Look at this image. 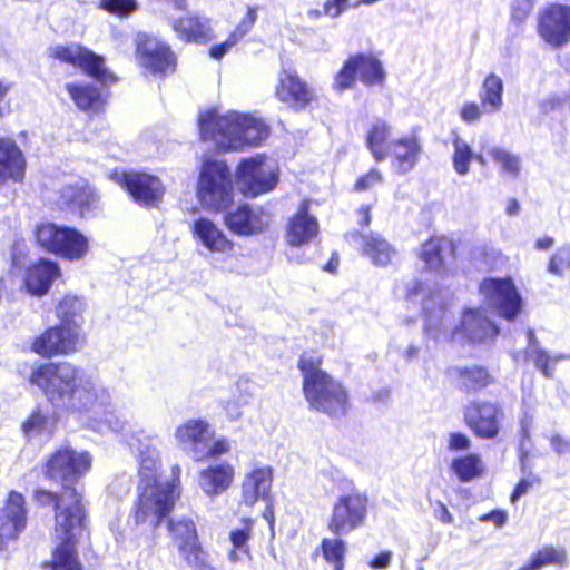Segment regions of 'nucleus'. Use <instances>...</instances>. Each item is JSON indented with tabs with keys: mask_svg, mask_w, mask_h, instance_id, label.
Listing matches in <instances>:
<instances>
[{
	"mask_svg": "<svg viewBox=\"0 0 570 570\" xmlns=\"http://www.w3.org/2000/svg\"><path fill=\"white\" fill-rule=\"evenodd\" d=\"M92 458L87 451L60 448L47 460L45 475L60 483V492L37 490L35 499L41 505H53V534L60 543L53 551L52 570H82L75 550L86 518L82 494L76 484L91 469Z\"/></svg>",
	"mask_w": 570,
	"mask_h": 570,
	"instance_id": "obj_1",
	"label": "nucleus"
},
{
	"mask_svg": "<svg viewBox=\"0 0 570 570\" xmlns=\"http://www.w3.org/2000/svg\"><path fill=\"white\" fill-rule=\"evenodd\" d=\"M29 381L52 405L76 414L96 430L125 429V423L114 413L109 391L83 368L70 362L45 363L32 368Z\"/></svg>",
	"mask_w": 570,
	"mask_h": 570,
	"instance_id": "obj_2",
	"label": "nucleus"
},
{
	"mask_svg": "<svg viewBox=\"0 0 570 570\" xmlns=\"http://www.w3.org/2000/svg\"><path fill=\"white\" fill-rule=\"evenodd\" d=\"M129 445L136 448L139 463L138 500L132 517L136 524L149 523L156 528L180 497L181 469L173 465L169 480L160 482L161 461L154 440L142 435L132 439Z\"/></svg>",
	"mask_w": 570,
	"mask_h": 570,
	"instance_id": "obj_3",
	"label": "nucleus"
},
{
	"mask_svg": "<svg viewBox=\"0 0 570 570\" xmlns=\"http://www.w3.org/2000/svg\"><path fill=\"white\" fill-rule=\"evenodd\" d=\"M198 124L202 139L225 151L258 146L269 135L268 126L261 118L238 111L222 115L208 110L199 116Z\"/></svg>",
	"mask_w": 570,
	"mask_h": 570,
	"instance_id": "obj_4",
	"label": "nucleus"
},
{
	"mask_svg": "<svg viewBox=\"0 0 570 570\" xmlns=\"http://www.w3.org/2000/svg\"><path fill=\"white\" fill-rule=\"evenodd\" d=\"M298 367L303 374V391L311 407L330 416L344 415L348 395L342 383L320 367V360L303 355Z\"/></svg>",
	"mask_w": 570,
	"mask_h": 570,
	"instance_id": "obj_5",
	"label": "nucleus"
},
{
	"mask_svg": "<svg viewBox=\"0 0 570 570\" xmlns=\"http://www.w3.org/2000/svg\"><path fill=\"white\" fill-rule=\"evenodd\" d=\"M196 196L203 208L210 212H222L233 203V177L226 163L210 159L203 163Z\"/></svg>",
	"mask_w": 570,
	"mask_h": 570,
	"instance_id": "obj_6",
	"label": "nucleus"
},
{
	"mask_svg": "<svg viewBox=\"0 0 570 570\" xmlns=\"http://www.w3.org/2000/svg\"><path fill=\"white\" fill-rule=\"evenodd\" d=\"M38 244L46 250L70 261L82 259L89 250V240L78 229L52 223L36 229Z\"/></svg>",
	"mask_w": 570,
	"mask_h": 570,
	"instance_id": "obj_7",
	"label": "nucleus"
},
{
	"mask_svg": "<svg viewBox=\"0 0 570 570\" xmlns=\"http://www.w3.org/2000/svg\"><path fill=\"white\" fill-rule=\"evenodd\" d=\"M236 177L243 194L247 197H256L276 187L277 163L265 155L245 158L237 167Z\"/></svg>",
	"mask_w": 570,
	"mask_h": 570,
	"instance_id": "obj_8",
	"label": "nucleus"
},
{
	"mask_svg": "<svg viewBox=\"0 0 570 570\" xmlns=\"http://www.w3.org/2000/svg\"><path fill=\"white\" fill-rule=\"evenodd\" d=\"M404 298L414 304H421L425 314V333L434 341L448 340L444 324L445 308L441 305L439 295L433 294L422 282L411 279L404 284Z\"/></svg>",
	"mask_w": 570,
	"mask_h": 570,
	"instance_id": "obj_9",
	"label": "nucleus"
},
{
	"mask_svg": "<svg viewBox=\"0 0 570 570\" xmlns=\"http://www.w3.org/2000/svg\"><path fill=\"white\" fill-rule=\"evenodd\" d=\"M49 56L63 63L79 68L86 75L104 85L117 81V77L105 67L104 57L96 55L77 42L53 46L49 49Z\"/></svg>",
	"mask_w": 570,
	"mask_h": 570,
	"instance_id": "obj_10",
	"label": "nucleus"
},
{
	"mask_svg": "<svg viewBox=\"0 0 570 570\" xmlns=\"http://www.w3.org/2000/svg\"><path fill=\"white\" fill-rule=\"evenodd\" d=\"M367 512L368 498L365 494H342L333 504L328 528L337 535L347 534L364 524Z\"/></svg>",
	"mask_w": 570,
	"mask_h": 570,
	"instance_id": "obj_11",
	"label": "nucleus"
},
{
	"mask_svg": "<svg viewBox=\"0 0 570 570\" xmlns=\"http://www.w3.org/2000/svg\"><path fill=\"white\" fill-rule=\"evenodd\" d=\"M85 342L82 330L76 325L58 324L37 336L31 345L32 352L43 357L70 355L78 352Z\"/></svg>",
	"mask_w": 570,
	"mask_h": 570,
	"instance_id": "obj_12",
	"label": "nucleus"
},
{
	"mask_svg": "<svg viewBox=\"0 0 570 570\" xmlns=\"http://www.w3.org/2000/svg\"><path fill=\"white\" fill-rule=\"evenodd\" d=\"M485 304L493 308L499 316L513 320L521 311L522 297L510 277H489L479 287Z\"/></svg>",
	"mask_w": 570,
	"mask_h": 570,
	"instance_id": "obj_13",
	"label": "nucleus"
},
{
	"mask_svg": "<svg viewBox=\"0 0 570 570\" xmlns=\"http://www.w3.org/2000/svg\"><path fill=\"white\" fill-rule=\"evenodd\" d=\"M135 43L138 65L146 73L166 76L175 71L176 57L167 43L147 33H138Z\"/></svg>",
	"mask_w": 570,
	"mask_h": 570,
	"instance_id": "obj_14",
	"label": "nucleus"
},
{
	"mask_svg": "<svg viewBox=\"0 0 570 570\" xmlns=\"http://www.w3.org/2000/svg\"><path fill=\"white\" fill-rule=\"evenodd\" d=\"M502 407L494 402L473 401L464 407V422L479 438L494 439L501 429Z\"/></svg>",
	"mask_w": 570,
	"mask_h": 570,
	"instance_id": "obj_15",
	"label": "nucleus"
},
{
	"mask_svg": "<svg viewBox=\"0 0 570 570\" xmlns=\"http://www.w3.org/2000/svg\"><path fill=\"white\" fill-rule=\"evenodd\" d=\"M441 328L448 330L450 337L440 342L453 341L459 335L471 342H484L494 338L499 333L498 327L479 308L465 309L462 315L461 325L455 330H452L451 317L445 312L444 324Z\"/></svg>",
	"mask_w": 570,
	"mask_h": 570,
	"instance_id": "obj_16",
	"label": "nucleus"
},
{
	"mask_svg": "<svg viewBox=\"0 0 570 570\" xmlns=\"http://www.w3.org/2000/svg\"><path fill=\"white\" fill-rule=\"evenodd\" d=\"M116 179L129 193L131 198L144 206H156L163 198L165 188L160 179L156 176L129 171L115 173Z\"/></svg>",
	"mask_w": 570,
	"mask_h": 570,
	"instance_id": "obj_17",
	"label": "nucleus"
},
{
	"mask_svg": "<svg viewBox=\"0 0 570 570\" xmlns=\"http://www.w3.org/2000/svg\"><path fill=\"white\" fill-rule=\"evenodd\" d=\"M540 37L553 48H560L570 41V7L551 4L544 9L538 23Z\"/></svg>",
	"mask_w": 570,
	"mask_h": 570,
	"instance_id": "obj_18",
	"label": "nucleus"
},
{
	"mask_svg": "<svg viewBox=\"0 0 570 570\" xmlns=\"http://www.w3.org/2000/svg\"><path fill=\"white\" fill-rule=\"evenodd\" d=\"M195 243L210 254L227 255L234 249V243L219 225L207 216L195 217L189 224Z\"/></svg>",
	"mask_w": 570,
	"mask_h": 570,
	"instance_id": "obj_19",
	"label": "nucleus"
},
{
	"mask_svg": "<svg viewBox=\"0 0 570 570\" xmlns=\"http://www.w3.org/2000/svg\"><path fill=\"white\" fill-rule=\"evenodd\" d=\"M214 431L208 422L200 419H190L177 426L175 439L183 451L195 461L204 460L206 443L212 441Z\"/></svg>",
	"mask_w": 570,
	"mask_h": 570,
	"instance_id": "obj_20",
	"label": "nucleus"
},
{
	"mask_svg": "<svg viewBox=\"0 0 570 570\" xmlns=\"http://www.w3.org/2000/svg\"><path fill=\"white\" fill-rule=\"evenodd\" d=\"M26 501L21 493L11 491L0 510V550L8 541L16 540L27 524Z\"/></svg>",
	"mask_w": 570,
	"mask_h": 570,
	"instance_id": "obj_21",
	"label": "nucleus"
},
{
	"mask_svg": "<svg viewBox=\"0 0 570 570\" xmlns=\"http://www.w3.org/2000/svg\"><path fill=\"white\" fill-rule=\"evenodd\" d=\"M275 96L297 110L305 109L315 99L314 90L292 70L279 72Z\"/></svg>",
	"mask_w": 570,
	"mask_h": 570,
	"instance_id": "obj_22",
	"label": "nucleus"
},
{
	"mask_svg": "<svg viewBox=\"0 0 570 570\" xmlns=\"http://www.w3.org/2000/svg\"><path fill=\"white\" fill-rule=\"evenodd\" d=\"M169 24L177 39L185 43L204 45L215 37L212 20L197 13L170 18Z\"/></svg>",
	"mask_w": 570,
	"mask_h": 570,
	"instance_id": "obj_23",
	"label": "nucleus"
},
{
	"mask_svg": "<svg viewBox=\"0 0 570 570\" xmlns=\"http://www.w3.org/2000/svg\"><path fill=\"white\" fill-rule=\"evenodd\" d=\"M226 227L237 236H253L263 233L269 225L268 217L248 205H240L224 216Z\"/></svg>",
	"mask_w": 570,
	"mask_h": 570,
	"instance_id": "obj_24",
	"label": "nucleus"
},
{
	"mask_svg": "<svg viewBox=\"0 0 570 570\" xmlns=\"http://www.w3.org/2000/svg\"><path fill=\"white\" fill-rule=\"evenodd\" d=\"M352 243L362 252V255L376 266H387L397 256L396 249L377 233L363 235L358 232L350 234Z\"/></svg>",
	"mask_w": 570,
	"mask_h": 570,
	"instance_id": "obj_25",
	"label": "nucleus"
},
{
	"mask_svg": "<svg viewBox=\"0 0 570 570\" xmlns=\"http://www.w3.org/2000/svg\"><path fill=\"white\" fill-rule=\"evenodd\" d=\"M26 166L24 155L17 142L10 138H0V187L10 181L21 183Z\"/></svg>",
	"mask_w": 570,
	"mask_h": 570,
	"instance_id": "obj_26",
	"label": "nucleus"
},
{
	"mask_svg": "<svg viewBox=\"0 0 570 570\" xmlns=\"http://www.w3.org/2000/svg\"><path fill=\"white\" fill-rule=\"evenodd\" d=\"M273 482L269 466H258L247 472L242 483L240 504L253 507L258 500H268Z\"/></svg>",
	"mask_w": 570,
	"mask_h": 570,
	"instance_id": "obj_27",
	"label": "nucleus"
},
{
	"mask_svg": "<svg viewBox=\"0 0 570 570\" xmlns=\"http://www.w3.org/2000/svg\"><path fill=\"white\" fill-rule=\"evenodd\" d=\"M422 144L415 134L400 137L391 142L390 154L392 156V165L396 173L406 174L411 171L422 154Z\"/></svg>",
	"mask_w": 570,
	"mask_h": 570,
	"instance_id": "obj_28",
	"label": "nucleus"
},
{
	"mask_svg": "<svg viewBox=\"0 0 570 570\" xmlns=\"http://www.w3.org/2000/svg\"><path fill=\"white\" fill-rule=\"evenodd\" d=\"M317 234V219L308 214V204L304 202L287 224L286 243L289 246L299 247L308 244Z\"/></svg>",
	"mask_w": 570,
	"mask_h": 570,
	"instance_id": "obj_29",
	"label": "nucleus"
},
{
	"mask_svg": "<svg viewBox=\"0 0 570 570\" xmlns=\"http://www.w3.org/2000/svg\"><path fill=\"white\" fill-rule=\"evenodd\" d=\"M58 277H60L59 265L56 262L42 258L27 268L24 285L29 293L41 296L48 293Z\"/></svg>",
	"mask_w": 570,
	"mask_h": 570,
	"instance_id": "obj_30",
	"label": "nucleus"
},
{
	"mask_svg": "<svg viewBox=\"0 0 570 570\" xmlns=\"http://www.w3.org/2000/svg\"><path fill=\"white\" fill-rule=\"evenodd\" d=\"M419 257L426 269L445 272L454 257V245L445 237L431 238L422 245Z\"/></svg>",
	"mask_w": 570,
	"mask_h": 570,
	"instance_id": "obj_31",
	"label": "nucleus"
},
{
	"mask_svg": "<svg viewBox=\"0 0 570 570\" xmlns=\"http://www.w3.org/2000/svg\"><path fill=\"white\" fill-rule=\"evenodd\" d=\"M234 474V468L227 462L209 465L199 472L198 484L206 495L215 497L230 487Z\"/></svg>",
	"mask_w": 570,
	"mask_h": 570,
	"instance_id": "obj_32",
	"label": "nucleus"
},
{
	"mask_svg": "<svg viewBox=\"0 0 570 570\" xmlns=\"http://www.w3.org/2000/svg\"><path fill=\"white\" fill-rule=\"evenodd\" d=\"M392 136V127L383 119H376L367 130L365 142L367 149L376 161L384 160L391 149L389 139Z\"/></svg>",
	"mask_w": 570,
	"mask_h": 570,
	"instance_id": "obj_33",
	"label": "nucleus"
},
{
	"mask_svg": "<svg viewBox=\"0 0 570 570\" xmlns=\"http://www.w3.org/2000/svg\"><path fill=\"white\" fill-rule=\"evenodd\" d=\"M252 397V384L248 380L236 381L228 396L220 400L222 406L230 421H237L243 415V409Z\"/></svg>",
	"mask_w": 570,
	"mask_h": 570,
	"instance_id": "obj_34",
	"label": "nucleus"
},
{
	"mask_svg": "<svg viewBox=\"0 0 570 570\" xmlns=\"http://www.w3.org/2000/svg\"><path fill=\"white\" fill-rule=\"evenodd\" d=\"M503 89V80L497 73L491 72L484 78L479 91V98L485 114H497L502 109Z\"/></svg>",
	"mask_w": 570,
	"mask_h": 570,
	"instance_id": "obj_35",
	"label": "nucleus"
},
{
	"mask_svg": "<svg viewBox=\"0 0 570 570\" xmlns=\"http://www.w3.org/2000/svg\"><path fill=\"white\" fill-rule=\"evenodd\" d=\"M253 534V521L243 519L240 527L234 528L229 532L232 549L228 552V560L233 563L250 559L249 540Z\"/></svg>",
	"mask_w": 570,
	"mask_h": 570,
	"instance_id": "obj_36",
	"label": "nucleus"
},
{
	"mask_svg": "<svg viewBox=\"0 0 570 570\" xmlns=\"http://www.w3.org/2000/svg\"><path fill=\"white\" fill-rule=\"evenodd\" d=\"M61 198L68 206L78 210L81 216L97 200L94 190L85 181H77L73 185L65 186L61 191Z\"/></svg>",
	"mask_w": 570,
	"mask_h": 570,
	"instance_id": "obj_37",
	"label": "nucleus"
},
{
	"mask_svg": "<svg viewBox=\"0 0 570 570\" xmlns=\"http://www.w3.org/2000/svg\"><path fill=\"white\" fill-rule=\"evenodd\" d=\"M65 88L81 110H98L102 105L101 92L94 86L69 82Z\"/></svg>",
	"mask_w": 570,
	"mask_h": 570,
	"instance_id": "obj_38",
	"label": "nucleus"
},
{
	"mask_svg": "<svg viewBox=\"0 0 570 570\" xmlns=\"http://www.w3.org/2000/svg\"><path fill=\"white\" fill-rule=\"evenodd\" d=\"M360 80L367 86L382 85L385 80V71L382 62L372 55H355Z\"/></svg>",
	"mask_w": 570,
	"mask_h": 570,
	"instance_id": "obj_39",
	"label": "nucleus"
},
{
	"mask_svg": "<svg viewBox=\"0 0 570 570\" xmlns=\"http://www.w3.org/2000/svg\"><path fill=\"white\" fill-rule=\"evenodd\" d=\"M85 308L83 301L75 295H66L59 302L56 308V315L60 321L59 324L73 326L76 325L78 330H82V312Z\"/></svg>",
	"mask_w": 570,
	"mask_h": 570,
	"instance_id": "obj_40",
	"label": "nucleus"
},
{
	"mask_svg": "<svg viewBox=\"0 0 570 570\" xmlns=\"http://www.w3.org/2000/svg\"><path fill=\"white\" fill-rule=\"evenodd\" d=\"M55 420L40 410H35L23 422L22 431L28 439L49 438L55 431Z\"/></svg>",
	"mask_w": 570,
	"mask_h": 570,
	"instance_id": "obj_41",
	"label": "nucleus"
},
{
	"mask_svg": "<svg viewBox=\"0 0 570 570\" xmlns=\"http://www.w3.org/2000/svg\"><path fill=\"white\" fill-rule=\"evenodd\" d=\"M452 147L453 169L459 176H466L470 173L471 163L474 159L472 147L456 132L453 134Z\"/></svg>",
	"mask_w": 570,
	"mask_h": 570,
	"instance_id": "obj_42",
	"label": "nucleus"
},
{
	"mask_svg": "<svg viewBox=\"0 0 570 570\" xmlns=\"http://www.w3.org/2000/svg\"><path fill=\"white\" fill-rule=\"evenodd\" d=\"M501 175L515 178L521 171V159L518 155L502 147H491L488 151Z\"/></svg>",
	"mask_w": 570,
	"mask_h": 570,
	"instance_id": "obj_43",
	"label": "nucleus"
},
{
	"mask_svg": "<svg viewBox=\"0 0 570 570\" xmlns=\"http://www.w3.org/2000/svg\"><path fill=\"white\" fill-rule=\"evenodd\" d=\"M451 470L462 482H469L483 472V463L479 455L468 454L453 459Z\"/></svg>",
	"mask_w": 570,
	"mask_h": 570,
	"instance_id": "obj_44",
	"label": "nucleus"
},
{
	"mask_svg": "<svg viewBox=\"0 0 570 570\" xmlns=\"http://www.w3.org/2000/svg\"><path fill=\"white\" fill-rule=\"evenodd\" d=\"M459 382L466 392H475L490 383L488 371L480 366L458 367Z\"/></svg>",
	"mask_w": 570,
	"mask_h": 570,
	"instance_id": "obj_45",
	"label": "nucleus"
},
{
	"mask_svg": "<svg viewBox=\"0 0 570 570\" xmlns=\"http://www.w3.org/2000/svg\"><path fill=\"white\" fill-rule=\"evenodd\" d=\"M566 559L567 553L564 549L546 546L533 553L524 567L528 570H540L549 564H563Z\"/></svg>",
	"mask_w": 570,
	"mask_h": 570,
	"instance_id": "obj_46",
	"label": "nucleus"
},
{
	"mask_svg": "<svg viewBox=\"0 0 570 570\" xmlns=\"http://www.w3.org/2000/svg\"><path fill=\"white\" fill-rule=\"evenodd\" d=\"M168 531L175 546L199 538L196 524L189 517H177L169 519Z\"/></svg>",
	"mask_w": 570,
	"mask_h": 570,
	"instance_id": "obj_47",
	"label": "nucleus"
},
{
	"mask_svg": "<svg viewBox=\"0 0 570 570\" xmlns=\"http://www.w3.org/2000/svg\"><path fill=\"white\" fill-rule=\"evenodd\" d=\"M180 558L185 563L194 569H202L207 561V554L204 551L199 538L176 544Z\"/></svg>",
	"mask_w": 570,
	"mask_h": 570,
	"instance_id": "obj_48",
	"label": "nucleus"
},
{
	"mask_svg": "<svg viewBox=\"0 0 570 570\" xmlns=\"http://www.w3.org/2000/svg\"><path fill=\"white\" fill-rule=\"evenodd\" d=\"M527 356L533 362L534 366L548 379L553 376L554 365L562 361L570 358L567 354H554L550 355L543 348L533 350V352H527Z\"/></svg>",
	"mask_w": 570,
	"mask_h": 570,
	"instance_id": "obj_49",
	"label": "nucleus"
},
{
	"mask_svg": "<svg viewBox=\"0 0 570 570\" xmlns=\"http://www.w3.org/2000/svg\"><path fill=\"white\" fill-rule=\"evenodd\" d=\"M357 75V63L354 55L345 61L341 70L335 75L333 83L334 90L343 92L353 88L356 83Z\"/></svg>",
	"mask_w": 570,
	"mask_h": 570,
	"instance_id": "obj_50",
	"label": "nucleus"
},
{
	"mask_svg": "<svg viewBox=\"0 0 570 570\" xmlns=\"http://www.w3.org/2000/svg\"><path fill=\"white\" fill-rule=\"evenodd\" d=\"M323 556L334 563V570H343V558L345 553V543L340 539H324L322 542Z\"/></svg>",
	"mask_w": 570,
	"mask_h": 570,
	"instance_id": "obj_51",
	"label": "nucleus"
},
{
	"mask_svg": "<svg viewBox=\"0 0 570 570\" xmlns=\"http://www.w3.org/2000/svg\"><path fill=\"white\" fill-rule=\"evenodd\" d=\"M99 8L119 17H127L137 10L136 0H101Z\"/></svg>",
	"mask_w": 570,
	"mask_h": 570,
	"instance_id": "obj_52",
	"label": "nucleus"
},
{
	"mask_svg": "<svg viewBox=\"0 0 570 570\" xmlns=\"http://www.w3.org/2000/svg\"><path fill=\"white\" fill-rule=\"evenodd\" d=\"M258 7L248 6L245 16L239 20L235 29L230 32L242 40L254 28L258 18Z\"/></svg>",
	"mask_w": 570,
	"mask_h": 570,
	"instance_id": "obj_53",
	"label": "nucleus"
},
{
	"mask_svg": "<svg viewBox=\"0 0 570 570\" xmlns=\"http://www.w3.org/2000/svg\"><path fill=\"white\" fill-rule=\"evenodd\" d=\"M548 269L556 275L570 271V246L560 248L550 259Z\"/></svg>",
	"mask_w": 570,
	"mask_h": 570,
	"instance_id": "obj_54",
	"label": "nucleus"
},
{
	"mask_svg": "<svg viewBox=\"0 0 570 570\" xmlns=\"http://www.w3.org/2000/svg\"><path fill=\"white\" fill-rule=\"evenodd\" d=\"M483 114H485V111L483 110L482 105L480 106L474 101L464 102L460 109V117L466 124H475L480 121Z\"/></svg>",
	"mask_w": 570,
	"mask_h": 570,
	"instance_id": "obj_55",
	"label": "nucleus"
},
{
	"mask_svg": "<svg viewBox=\"0 0 570 570\" xmlns=\"http://www.w3.org/2000/svg\"><path fill=\"white\" fill-rule=\"evenodd\" d=\"M534 421V411L533 409L524 401L522 409V417L520 419V430L523 440H529L531 435V430Z\"/></svg>",
	"mask_w": 570,
	"mask_h": 570,
	"instance_id": "obj_56",
	"label": "nucleus"
},
{
	"mask_svg": "<svg viewBox=\"0 0 570 570\" xmlns=\"http://www.w3.org/2000/svg\"><path fill=\"white\" fill-rule=\"evenodd\" d=\"M383 180L382 174L376 169H371L366 175L362 176L355 183V190L364 191L376 185H379Z\"/></svg>",
	"mask_w": 570,
	"mask_h": 570,
	"instance_id": "obj_57",
	"label": "nucleus"
},
{
	"mask_svg": "<svg viewBox=\"0 0 570 570\" xmlns=\"http://www.w3.org/2000/svg\"><path fill=\"white\" fill-rule=\"evenodd\" d=\"M240 40L236 38L233 33H229L225 41L219 45L213 46L209 50V55L212 58L219 60L226 53H228L233 47H235Z\"/></svg>",
	"mask_w": 570,
	"mask_h": 570,
	"instance_id": "obj_58",
	"label": "nucleus"
},
{
	"mask_svg": "<svg viewBox=\"0 0 570 570\" xmlns=\"http://www.w3.org/2000/svg\"><path fill=\"white\" fill-rule=\"evenodd\" d=\"M533 8V0H514L512 4V19L518 22H522L529 16Z\"/></svg>",
	"mask_w": 570,
	"mask_h": 570,
	"instance_id": "obj_59",
	"label": "nucleus"
},
{
	"mask_svg": "<svg viewBox=\"0 0 570 570\" xmlns=\"http://www.w3.org/2000/svg\"><path fill=\"white\" fill-rule=\"evenodd\" d=\"M470 439L460 432H452L449 435V450L451 451H464L470 449Z\"/></svg>",
	"mask_w": 570,
	"mask_h": 570,
	"instance_id": "obj_60",
	"label": "nucleus"
},
{
	"mask_svg": "<svg viewBox=\"0 0 570 570\" xmlns=\"http://www.w3.org/2000/svg\"><path fill=\"white\" fill-rule=\"evenodd\" d=\"M228 451H229V443L226 440L222 439V440H217L213 443H212V441H209L208 443H206V451L204 452V459L212 458V456H218V455L227 453Z\"/></svg>",
	"mask_w": 570,
	"mask_h": 570,
	"instance_id": "obj_61",
	"label": "nucleus"
},
{
	"mask_svg": "<svg viewBox=\"0 0 570 570\" xmlns=\"http://www.w3.org/2000/svg\"><path fill=\"white\" fill-rule=\"evenodd\" d=\"M507 513L501 510H494L489 513L482 514L479 520L481 522H492L497 527H502L507 522Z\"/></svg>",
	"mask_w": 570,
	"mask_h": 570,
	"instance_id": "obj_62",
	"label": "nucleus"
},
{
	"mask_svg": "<svg viewBox=\"0 0 570 570\" xmlns=\"http://www.w3.org/2000/svg\"><path fill=\"white\" fill-rule=\"evenodd\" d=\"M551 448L558 454H566L570 452V441L561 438L560 435H553L550 440Z\"/></svg>",
	"mask_w": 570,
	"mask_h": 570,
	"instance_id": "obj_63",
	"label": "nucleus"
},
{
	"mask_svg": "<svg viewBox=\"0 0 570 570\" xmlns=\"http://www.w3.org/2000/svg\"><path fill=\"white\" fill-rule=\"evenodd\" d=\"M392 560L391 551H383L377 554L371 562L370 567L373 569H386Z\"/></svg>",
	"mask_w": 570,
	"mask_h": 570,
	"instance_id": "obj_64",
	"label": "nucleus"
}]
</instances>
